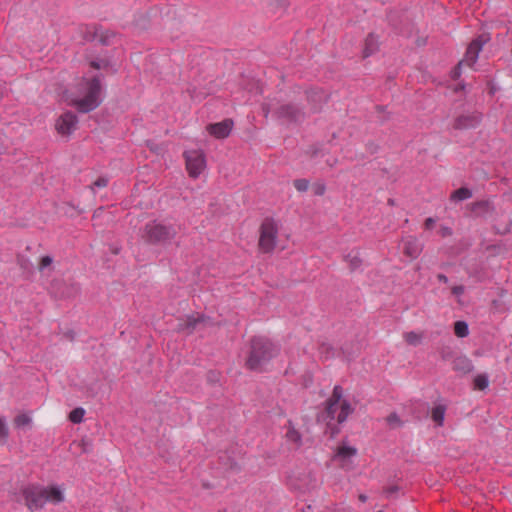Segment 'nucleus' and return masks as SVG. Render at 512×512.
I'll list each match as a JSON object with an SVG mask.
<instances>
[{
	"mask_svg": "<svg viewBox=\"0 0 512 512\" xmlns=\"http://www.w3.org/2000/svg\"><path fill=\"white\" fill-rule=\"evenodd\" d=\"M279 352L280 347L270 339L263 336H254L250 339L245 366L251 371L263 372L270 361L278 356Z\"/></svg>",
	"mask_w": 512,
	"mask_h": 512,
	"instance_id": "obj_1",
	"label": "nucleus"
},
{
	"mask_svg": "<svg viewBox=\"0 0 512 512\" xmlns=\"http://www.w3.org/2000/svg\"><path fill=\"white\" fill-rule=\"evenodd\" d=\"M103 79L104 75L102 73H98L91 78H83L84 97L73 99L70 105L80 113H89L98 108L102 103Z\"/></svg>",
	"mask_w": 512,
	"mask_h": 512,
	"instance_id": "obj_2",
	"label": "nucleus"
},
{
	"mask_svg": "<svg viewBox=\"0 0 512 512\" xmlns=\"http://www.w3.org/2000/svg\"><path fill=\"white\" fill-rule=\"evenodd\" d=\"M176 234L177 230L173 225H165L154 220L144 226L142 238L151 245H165L170 243Z\"/></svg>",
	"mask_w": 512,
	"mask_h": 512,
	"instance_id": "obj_3",
	"label": "nucleus"
},
{
	"mask_svg": "<svg viewBox=\"0 0 512 512\" xmlns=\"http://www.w3.org/2000/svg\"><path fill=\"white\" fill-rule=\"evenodd\" d=\"M277 120L286 124L299 125L304 122L307 117L304 109L295 103H284L279 105L273 112Z\"/></svg>",
	"mask_w": 512,
	"mask_h": 512,
	"instance_id": "obj_4",
	"label": "nucleus"
},
{
	"mask_svg": "<svg viewBox=\"0 0 512 512\" xmlns=\"http://www.w3.org/2000/svg\"><path fill=\"white\" fill-rule=\"evenodd\" d=\"M343 396V389L340 385H336L333 388L332 395L328 398L326 401V408L325 412L327 415V418H329V422L327 423L325 434H329V437L331 439H334L339 433L340 428L332 423V421L335 419V414L338 409V404Z\"/></svg>",
	"mask_w": 512,
	"mask_h": 512,
	"instance_id": "obj_5",
	"label": "nucleus"
},
{
	"mask_svg": "<svg viewBox=\"0 0 512 512\" xmlns=\"http://www.w3.org/2000/svg\"><path fill=\"white\" fill-rule=\"evenodd\" d=\"M278 234V226L274 219L265 218L260 226L259 248L264 253L274 250Z\"/></svg>",
	"mask_w": 512,
	"mask_h": 512,
	"instance_id": "obj_6",
	"label": "nucleus"
},
{
	"mask_svg": "<svg viewBox=\"0 0 512 512\" xmlns=\"http://www.w3.org/2000/svg\"><path fill=\"white\" fill-rule=\"evenodd\" d=\"M22 496L29 510L34 511L43 508L47 498L43 497V487L28 485L21 490Z\"/></svg>",
	"mask_w": 512,
	"mask_h": 512,
	"instance_id": "obj_7",
	"label": "nucleus"
},
{
	"mask_svg": "<svg viewBox=\"0 0 512 512\" xmlns=\"http://www.w3.org/2000/svg\"><path fill=\"white\" fill-rule=\"evenodd\" d=\"M189 176L197 178L205 168V155L200 150H189L183 154Z\"/></svg>",
	"mask_w": 512,
	"mask_h": 512,
	"instance_id": "obj_8",
	"label": "nucleus"
},
{
	"mask_svg": "<svg viewBox=\"0 0 512 512\" xmlns=\"http://www.w3.org/2000/svg\"><path fill=\"white\" fill-rule=\"evenodd\" d=\"M494 211V204L490 200H478L465 205L464 216L485 219L492 215Z\"/></svg>",
	"mask_w": 512,
	"mask_h": 512,
	"instance_id": "obj_9",
	"label": "nucleus"
},
{
	"mask_svg": "<svg viewBox=\"0 0 512 512\" xmlns=\"http://www.w3.org/2000/svg\"><path fill=\"white\" fill-rule=\"evenodd\" d=\"M306 101L311 113L321 112L323 106L328 102L329 95L319 87H311L305 90Z\"/></svg>",
	"mask_w": 512,
	"mask_h": 512,
	"instance_id": "obj_10",
	"label": "nucleus"
},
{
	"mask_svg": "<svg viewBox=\"0 0 512 512\" xmlns=\"http://www.w3.org/2000/svg\"><path fill=\"white\" fill-rule=\"evenodd\" d=\"M50 292L55 298L70 299L79 293V286L76 283L56 279L51 283Z\"/></svg>",
	"mask_w": 512,
	"mask_h": 512,
	"instance_id": "obj_11",
	"label": "nucleus"
},
{
	"mask_svg": "<svg viewBox=\"0 0 512 512\" xmlns=\"http://www.w3.org/2000/svg\"><path fill=\"white\" fill-rule=\"evenodd\" d=\"M482 118V113L478 111L463 113L454 119L452 127L455 130L474 129L480 125Z\"/></svg>",
	"mask_w": 512,
	"mask_h": 512,
	"instance_id": "obj_12",
	"label": "nucleus"
},
{
	"mask_svg": "<svg viewBox=\"0 0 512 512\" xmlns=\"http://www.w3.org/2000/svg\"><path fill=\"white\" fill-rule=\"evenodd\" d=\"M78 123L77 115L72 111H66L56 121V130L59 134L70 135Z\"/></svg>",
	"mask_w": 512,
	"mask_h": 512,
	"instance_id": "obj_13",
	"label": "nucleus"
},
{
	"mask_svg": "<svg viewBox=\"0 0 512 512\" xmlns=\"http://www.w3.org/2000/svg\"><path fill=\"white\" fill-rule=\"evenodd\" d=\"M234 122L231 118H226L221 122L211 123L207 126V131L218 139L227 138L233 128Z\"/></svg>",
	"mask_w": 512,
	"mask_h": 512,
	"instance_id": "obj_14",
	"label": "nucleus"
},
{
	"mask_svg": "<svg viewBox=\"0 0 512 512\" xmlns=\"http://www.w3.org/2000/svg\"><path fill=\"white\" fill-rule=\"evenodd\" d=\"M356 455L357 449L353 446L347 445V443L343 441L337 447L333 460L339 462L340 466L345 468L350 463V459Z\"/></svg>",
	"mask_w": 512,
	"mask_h": 512,
	"instance_id": "obj_15",
	"label": "nucleus"
},
{
	"mask_svg": "<svg viewBox=\"0 0 512 512\" xmlns=\"http://www.w3.org/2000/svg\"><path fill=\"white\" fill-rule=\"evenodd\" d=\"M205 320L204 315L198 314L197 316L189 315L185 319H181L177 325V331L186 332L191 334L197 328L198 324L203 323Z\"/></svg>",
	"mask_w": 512,
	"mask_h": 512,
	"instance_id": "obj_16",
	"label": "nucleus"
},
{
	"mask_svg": "<svg viewBox=\"0 0 512 512\" xmlns=\"http://www.w3.org/2000/svg\"><path fill=\"white\" fill-rule=\"evenodd\" d=\"M452 368L455 372L460 373L462 375H466L473 371L474 366L472 361L468 357L464 355H459L453 358Z\"/></svg>",
	"mask_w": 512,
	"mask_h": 512,
	"instance_id": "obj_17",
	"label": "nucleus"
},
{
	"mask_svg": "<svg viewBox=\"0 0 512 512\" xmlns=\"http://www.w3.org/2000/svg\"><path fill=\"white\" fill-rule=\"evenodd\" d=\"M379 49L378 37L374 33H369L364 41V48L362 51V57L368 58L375 54Z\"/></svg>",
	"mask_w": 512,
	"mask_h": 512,
	"instance_id": "obj_18",
	"label": "nucleus"
},
{
	"mask_svg": "<svg viewBox=\"0 0 512 512\" xmlns=\"http://www.w3.org/2000/svg\"><path fill=\"white\" fill-rule=\"evenodd\" d=\"M421 251L422 248L417 239L410 238L404 242L403 252L410 258H417Z\"/></svg>",
	"mask_w": 512,
	"mask_h": 512,
	"instance_id": "obj_19",
	"label": "nucleus"
},
{
	"mask_svg": "<svg viewBox=\"0 0 512 512\" xmlns=\"http://www.w3.org/2000/svg\"><path fill=\"white\" fill-rule=\"evenodd\" d=\"M43 490V497L47 498V502L58 504L64 501V495L57 486H50L48 488H43Z\"/></svg>",
	"mask_w": 512,
	"mask_h": 512,
	"instance_id": "obj_20",
	"label": "nucleus"
},
{
	"mask_svg": "<svg viewBox=\"0 0 512 512\" xmlns=\"http://www.w3.org/2000/svg\"><path fill=\"white\" fill-rule=\"evenodd\" d=\"M472 196H473L472 190L468 187L463 186V187H460V188L454 190L450 194L449 200L451 202H460V201L470 199Z\"/></svg>",
	"mask_w": 512,
	"mask_h": 512,
	"instance_id": "obj_21",
	"label": "nucleus"
},
{
	"mask_svg": "<svg viewBox=\"0 0 512 512\" xmlns=\"http://www.w3.org/2000/svg\"><path fill=\"white\" fill-rule=\"evenodd\" d=\"M338 406H340V412L337 416L338 424H342L346 421L347 417L353 413L354 408L351 406L350 402L347 400H340Z\"/></svg>",
	"mask_w": 512,
	"mask_h": 512,
	"instance_id": "obj_22",
	"label": "nucleus"
},
{
	"mask_svg": "<svg viewBox=\"0 0 512 512\" xmlns=\"http://www.w3.org/2000/svg\"><path fill=\"white\" fill-rule=\"evenodd\" d=\"M101 31L100 25H86L81 31L82 37L87 42H93L98 38L99 32Z\"/></svg>",
	"mask_w": 512,
	"mask_h": 512,
	"instance_id": "obj_23",
	"label": "nucleus"
},
{
	"mask_svg": "<svg viewBox=\"0 0 512 512\" xmlns=\"http://www.w3.org/2000/svg\"><path fill=\"white\" fill-rule=\"evenodd\" d=\"M446 406L443 404L436 405L431 412V418L437 426L441 427L444 423Z\"/></svg>",
	"mask_w": 512,
	"mask_h": 512,
	"instance_id": "obj_24",
	"label": "nucleus"
},
{
	"mask_svg": "<svg viewBox=\"0 0 512 512\" xmlns=\"http://www.w3.org/2000/svg\"><path fill=\"white\" fill-rule=\"evenodd\" d=\"M480 51L481 50H478L473 44H469L465 53V58L469 66H472L476 63Z\"/></svg>",
	"mask_w": 512,
	"mask_h": 512,
	"instance_id": "obj_25",
	"label": "nucleus"
},
{
	"mask_svg": "<svg viewBox=\"0 0 512 512\" xmlns=\"http://www.w3.org/2000/svg\"><path fill=\"white\" fill-rule=\"evenodd\" d=\"M454 334L459 338H464L469 334L467 322L458 320L454 323Z\"/></svg>",
	"mask_w": 512,
	"mask_h": 512,
	"instance_id": "obj_26",
	"label": "nucleus"
},
{
	"mask_svg": "<svg viewBox=\"0 0 512 512\" xmlns=\"http://www.w3.org/2000/svg\"><path fill=\"white\" fill-rule=\"evenodd\" d=\"M116 36V33L111 30H102L99 32L98 39L102 46H109L112 44V39Z\"/></svg>",
	"mask_w": 512,
	"mask_h": 512,
	"instance_id": "obj_27",
	"label": "nucleus"
},
{
	"mask_svg": "<svg viewBox=\"0 0 512 512\" xmlns=\"http://www.w3.org/2000/svg\"><path fill=\"white\" fill-rule=\"evenodd\" d=\"M474 389L485 390L489 385V378L487 374H479L473 380Z\"/></svg>",
	"mask_w": 512,
	"mask_h": 512,
	"instance_id": "obj_28",
	"label": "nucleus"
},
{
	"mask_svg": "<svg viewBox=\"0 0 512 512\" xmlns=\"http://www.w3.org/2000/svg\"><path fill=\"white\" fill-rule=\"evenodd\" d=\"M85 410L82 407L74 408L70 413L68 419L74 423L79 424L82 422Z\"/></svg>",
	"mask_w": 512,
	"mask_h": 512,
	"instance_id": "obj_29",
	"label": "nucleus"
},
{
	"mask_svg": "<svg viewBox=\"0 0 512 512\" xmlns=\"http://www.w3.org/2000/svg\"><path fill=\"white\" fill-rule=\"evenodd\" d=\"M31 422V417L25 413L19 414L14 418V425L16 428H23L25 426H29Z\"/></svg>",
	"mask_w": 512,
	"mask_h": 512,
	"instance_id": "obj_30",
	"label": "nucleus"
},
{
	"mask_svg": "<svg viewBox=\"0 0 512 512\" xmlns=\"http://www.w3.org/2000/svg\"><path fill=\"white\" fill-rule=\"evenodd\" d=\"M9 436V429L5 417H0V445L7 443Z\"/></svg>",
	"mask_w": 512,
	"mask_h": 512,
	"instance_id": "obj_31",
	"label": "nucleus"
},
{
	"mask_svg": "<svg viewBox=\"0 0 512 512\" xmlns=\"http://www.w3.org/2000/svg\"><path fill=\"white\" fill-rule=\"evenodd\" d=\"M491 40L489 33H482L472 40L473 44L478 50H482L483 46Z\"/></svg>",
	"mask_w": 512,
	"mask_h": 512,
	"instance_id": "obj_32",
	"label": "nucleus"
},
{
	"mask_svg": "<svg viewBox=\"0 0 512 512\" xmlns=\"http://www.w3.org/2000/svg\"><path fill=\"white\" fill-rule=\"evenodd\" d=\"M491 40L489 33H482L472 40L473 44L478 50H482L483 46Z\"/></svg>",
	"mask_w": 512,
	"mask_h": 512,
	"instance_id": "obj_33",
	"label": "nucleus"
},
{
	"mask_svg": "<svg viewBox=\"0 0 512 512\" xmlns=\"http://www.w3.org/2000/svg\"><path fill=\"white\" fill-rule=\"evenodd\" d=\"M89 65L91 68L95 69V70H100V69H106L108 68L111 63L108 59H94V60H91L89 62Z\"/></svg>",
	"mask_w": 512,
	"mask_h": 512,
	"instance_id": "obj_34",
	"label": "nucleus"
},
{
	"mask_svg": "<svg viewBox=\"0 0 512 512\" xmlns=\"http://www.w3.org/2000/svg\"><path fill=\"white\" fill-rule=\"evenodd\" d=\"M386 421L391 428L401 427L403 425V421L396 412L390 413L387 416Z\"/></svg>",
	"mask_w": 512,
	"mask_h": 512,
	"instance_id": "obj_35",
	"label": "nucleus"
},
{
	"mask_svg": "<svg viewBox=\"0 0 512 512\" xmlns=\"http://www.w3.org/2000/svg\"><path fill=\"white\" fill-rule=\"evenodd\" d=\"M319 352L327 359L335 356V350L333 346L328 343H322L319 347Z\"/></svg>",
	"mask_w": 512,
	"mask_h": 512,
	"instance_id": "obj_36",
	"label": "nucleus"
},
{
	"mask_svg": "<svg viewBox=\"0 0 512 512\" xmlns=\"http://www.w3.org/2000/svg\"><path fill=\"white\" fill-rule=\"evenodd\" d=\"M404 337L409 345L417 346L421 343V335L415 332H408Z\"/></svg>",
	"mask_w": 512,
	"mask_h": 512,
	"instance_id": "obj_37",
	"label": "nucleus"
},
{
	"mask_svg": "<svg viewBox=\"0 0 512 512\" xmlns=\"http://www.w3.org/2000/svg\"><path fill=\"white\" fill-rule=\"evenodd\" d=\"M293 185L297 189V191L306 192L309 188V181L304 178L295 179L293 181Z\"/></svg>",
	"mask_w": 512,
	"mask_h": 512,
	"instance_id": "obj_38",
	"label": "nucleus"
},
{
	"mask_svg": "<svg viewBox=\"0 0 512 512\" xmlns=\"http://www.w3.org/2000/svg\"><path fill=\"white\" fill-rule=\"evenodd\" d=\"M375 109H376V112L378 113V121L380 123H384L385 121H387L389 119V114L386 113V106L377 105L375 107Z\"/></svg>",
	"mask_w": 512,
	"mask_h": 512,
	"instance_id": "obj_39",
	"label": "nucleus"
},
{
	"mask_svg": "<svg viewBox=\"0 0 512 512\" xmlns=\"http://www.w3.org/2000/svg\"><path fill=\"white\" fill-rule=\"evenodd\" d=\"M109 179L105 176L98 177L90 186L91 190L94 191L95 188H104L108 185Z\"/></svg>",
	"mask_w": 512,
	"mask_h": 512,
	"instance_id": "obj_40",
	"label": "nucleus"
},
{
	"mask_svg": "<svg viewBox=\"0 0 512 512\" xmlns=\"http://www.w3.org/2000/svg\"><path fill=\"white\" fill-rule=\"evenodd\" d=\"M52 263H53V258L51 256L45 255V256L41 257L39 266H38L39 271H43L47 267L51 266Z\"/></svg>",
	"mask_w": 512,
	"mask_h": 512,
	"instance_id": "obj_41",
	"label": "nucleus"
},
{
	"mask_svg": "<svg viewBox=\"0 0 512 512\" xmlns=\"http://www.w3.org/2000/svg\"><path fill=\"white\" fill-rule=\"evenodd\" d=\"M346 259L349 261V267L351 271L356 270L361 265V259L357 256L351 257L350 255L346 256Z\"/></svg>",
	"mask_w": 512,
	"mask_h": 512,
	"instance_id": "obj_42",
	"label": "nucleus"
},
{
	"mask_svg": "<svg viewBox=\"0 0 512 512\" xmlns=\"http://www.w3.org/2000/svg\"><path fill=\"white\" fill-rule=\"evenodd\" d=\"M287 438L295 443H301V434L294 428L288 430Z\"/></svg>",
	"mask_w": 512,
	"mask_h": 512,
	"instance_id": "obj_43",
	"label": "nucleus"
},
{
	"mask_svg": "<svg viewBox=\"0 0 512 512\" xmlns=\"http://www.w3.org/2000/svg\"><path fill=\"white\" fill-rule=\"evenodd\" d=\"M313 193L322 196L326 191V185L323 182H316L312 185Z\"/></svg>",
	"mask_w": 512,
	"mask_h": 512,
	"instance_id": "obj_44",
	"label": "nucleus"
},
{
	"mask_svg": "<svg viewBox=\"0 0 512 512\" xmlns=\"http://www.w3.org/2000/svg\"><path fill=\"white\" fill-rule=\"evenodd\" d=\"M440 355L443 360H453V358L456 357L454 356V352L450 347H443L440 351Z\"/></svg>",
	"mask_w": 512,
	"mask_h": 512,
	"instance_id": "obj_45",
	"label": "nucleus"
},
{
	"mask_svg": "<svg viewBox=\"0 0 512 512\" xmlns=\"http://www.w3.org/2000/svg\"><path fill=\"white\" fill-rule=\"evenodd\" d=\"M462 63L463 61H460L451 71V78L453 80H457L460 78L461 76V73H462V69H461V66H462Z\"/></svg>",
	"mask_w": 512,
	"mask_h": 512,
	"instance_id": "obj_46",
	"label": "nucleus"
},
{
	"mask_svg": "<svg viewBox=\"0 0 512 512\" xmlns=\"http://www.w3.org/2000/svg\"><path fill=\"white\" fill-rule=\"evenodd\" d=\"M451 292L455 296H460L465 292V287L463 285L453 286Z\"/></svg>",
	"mask_w": 512,
	"mask_h": 512,
	"instance_id": "obj_47",
	"label": "nucleus"
},
{
	"mask_svg": "<svg viewBox=\"0 0 512 512\" xmlns=\"http://www.w3.org/2000/svg\"><path fill=\"white\" fill-rule=\"evenodd\" d=\"M366 149L370 154H375L377 153L379 146L374 142H369L366 145Z\"/></svg>",
	"mask_w": 512,
	"mask_h": 512,
	"instance_id": "obj_48",
	"label": "nucleus"
},
{
	"mask_svg": "<svg viewBox=\"0 0 512 512\" xmlns=\"http://www.w3.org/2000/svg\"><path fill=\"white\" fill-rule=\"evenodd\" d=\"M399 490V487L397 485H392V486H389L385 489V494L389 497L391 495H393L394 493L398 492Z\"/></svg>",
	"mask_w": 512,
	"mask_h": 512,
	"instance_id": "obj_49",
	"label": "nucleus"
},
{
	"mask_svg": "<svg viewBox=\"0 0 512 512\" xmlns=\"http://www.w3.org/2000/svg\"><path fill=\"white\" fill-rule=\"evenodd\" d=\"M275 3H276V7L280 8L282 10H285L289 5L288 0H276Z\"/></svg>",
	"mask_w": 512,
	"mask_h": 512,
	"instance_id": "obj_50",
	"label": "nucleus"
},
{
	"mask_svg": "<svg viewBox=\"0 0 512 512\" xmlns=\"http://www.w3.org/2000/svg\"><path fill=\"white\" fill-rule=\"evenodd\" d=\"M435 222L436 221L433 218H431V217L427 218L424 222L425 229H427V230L432 229L435 225Z\"/></svg>",
	"mask_w": 512,
	"mask_h": 512,
	"instance_id": "obj_51",
	"label": "nucleus"
},
{
	"mask_svg": "<svg viewBox=\"0 0 512 512\" xmlns=\"http://www.w3.org/2000/svg\"><path fill=\"white\" fill-rule=\"evenodd\" d=\"M440 232L442 237L452 235V229L450 227H442Z\"/></svg>",
	"mask_w": 512,
	"mask_h": 512,
	"instance_id": "obj_52",
	"label": "nucleus"
},
{
	"mask_svg": "<svg viewBox=\"0 0 512 512\" xmlns=\"http://www.w3.org/2000/svg\"><path fill=\"white\" fill-rule=\"evenodd\" d=\"M437 279L439 282H442L444 284L448 283V277L445 274L439 273L437 276Z\"/></svg>",
	"mask_w": 512,
	"mask_h": 512,
	"instance_id": "obj_53",
	"label": "nucleus"
},
{
	"mask_svg": "<svg viewBox=\"0 0 512 512\" xmlns=\"http://www.w3.org/2000/svg\"><path fill=\"white\" fill-rule=\"evenodd\" d=\"M465 88V85L464 84H459L456 88H455V91L458 92L460 90H463Z\"/></svg>",
	"mask_w": 512,
	"mask_h": 512,
	"instance_id": "obj_54",
	"label": "nucleus"
},
{
	"mask_svg": "<svg viewBox=\"0 0 512 512\" xmlns=\"http://www.w3.org/2000/svg\"><path fill=\"white\" fill-rule=\"evenodd\" d=\"M359 500L362 501V502H365L367 500V496L364 495V494H360L359 495Z\"/></svg>",
	"mask_w": 512,
	"mask_h": 512,
	"instance_id": "obj_55",
	"label": "nucleus"
},
{
	"mask_svg": "<svg viewBox=\"0 0 512 512\" xmlns=\"http://www.w3.org/2000/svg\"><path fill=\"white\" fill-rule=\"evenodd\" d=\"M330 512H347L345 509H334L333 511H330Z\"/></svg>",
	"mask_w": 512,
	"mask_h": 512,
	"instance_id": "obj_56",
	"label": "nucleus"
},
{
	"mask_svg": "<svg viewBox=\"0 0 512 512\" xmlns=\"http://www.w3.org/2000/svg\"><path fill=\"white\" fill-rule=\"evenodd\" d=\"M388 204H389V205H394V199L389 198V199H388Z\"/></svg>",
	"mask_w": 512,
	"mask_h": 512,
	"instance_id": "obj_57",
	"label": "nucleus"
},
{
	"mask_svg": "<svg viewBox=\"0 0 512 512\" xmlns=\"http://www.w3.org/2000/svg\"><path fill=\"white\" fill-rule=\"evenodd\" d=\"M507 232H509V228H506L505 231H503V232L497 231L498 234H502V235L507 233Z\"/></svg>",
	"mask_w": 512,
	"mask_h": 512,
	"instance_id": "obj_58",
	"label": "nucleus"
},
{
	"mask_svg": "<svg viewBox=\"0 0 512 512\" xmlns=\"http://www.w3.org/2000/svg\"><path fill=\"white\" fill-rule=\"evenodd\" d=\"M318 153V150L317 149H314L313 152H312V157L316 156Z\"/></svg>",
	"mask_w": 512,
	"mask_h": 512,
	"instance_id": "obj_59",
	"label": "nucleus"
},
{
	"mask_svg": "<svg viewBox=\"0 0 512 512\" xmlns=\"http://www.w3.org/2000/svg\"><path fill=\"white\" fill-rule=\"evenodd\" d=\"M377 512H384V511H383V510H379V511H377Z\"/></svg>",
	"mask_w": 512,
	"mask_h": 512,
	"instance_id": "obj_60",
	"label": "nucleus"
}]
</instances>
